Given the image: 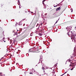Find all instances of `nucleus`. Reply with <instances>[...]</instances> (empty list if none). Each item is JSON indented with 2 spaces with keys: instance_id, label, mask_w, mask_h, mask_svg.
<instances>
[{
  "instance_id": "9d476101",
  "label": "nucleus",
  "mask_w": 76,
  "mask_h": 76,
  "mask_svg": "<svg viewBox=\"0 0 76 76\" xmlns=\"http://www.w3.org/2000/svg\"><path fill=\"white\" fill-rule=\"evenodd\" d=\"M58 5H56V6H54V7H57Z\"/></svg>"
},
{
  "instance_id": "20e7f679",
  "label": "nucleus",
  "mask_w": 76,
  "mask_h": 76,
  "mask_svg": "<svg viewBox=\"0 0 76 76\" xmlns=\"http://www.w3.org/2000/svg\"><path fill=\"white\" fill-rule=\"evenodd\" d=\"M26 14L27 15H28V14H29V12L28 11L27 12L26 11Z\"/></svg>"
},
{
  "instance_id": "f8f14e48",
  "label": "nucleus",
  "mask_w": 76,
  "mask_h": 76,
  "mask_svg": "<svg viewBox=\"0 0 76 76\" xmlns=\"http://www.w3.org/2000/svg\"><path fill=\"white\" fill-rule=\"evenodd\" d=\"M16 34H17V35H18V34H14V36H15V35H16Z\"/></svg>"
},
{
  "instance_id": "39448f33",
  "label": "nucleus",
  "mask_w": 76,
  "mask_h": 76,
  "mask_svg": "<svg viewBox=\"0 0 76 76\" xmlns=\"http://www.w3.org/2000/svg\"><path fill=\"white\" fill-rule=\"evenodd\" d=\"M5 39V38L4 37L3 38V39H2L1 40V42H3L4 41V40Z\"/></svg>"
},
{
  "instance_id": "4468645a",
  "label": "nucleus",
  "mask_w": 76,
  "mask_h": 76,
  "mask_svg": "<svg viewBox=\"0 0 76 76\" xmlns=\"http://www.w3.org/2000/svg\"><path fill=\"white\" fill-rule=\"evenodd\" d=\"M45 1V0H44L42 2H44V1Z\"/></svg>"
},
{
  "instance_id": "423d86ee",
  "label": "nucleus",
  "mask_w": 76,
  "mask_h": 76,
  "mask_svg": "<svg viewBox=\"0 0 76 76\" xmlns=\"http://www.w3.org/2000/svg\"><path fill=\"white\" fill-rule=\"evenodd\" d=\"M18 5H20V2H19V0H18Z\"/></svg>"
},
{
  "instance_id": "f257e3e1",
  "label": "nucleus",
  "mask_w": 76,
  "mask_h": 76,
  "mask_svg": "<svg viewBox=\"0 0 76 76\" xmlns=\"http://www.w3.org/2000/svg\"><path fill=\"white\" fill-rule=\"evenodd\" d=\"M4 31L0 27V38H2V35L4 34Z\"/></svg>"
},
{
  "instance_id": "f03ea898",
  "label": "nucleus",
  "mask_w": 76,
  "mask_h": 76,
  "mask_svg": "<svg viewBox=\"0 0 76 76\" xmlns=\"http://www.w3.org/2000/svg\"><path fill=\"white\" fill-rule=\"evenodd\" d=\"M29 52H34V49H31L29 50Z\"/></svg>"
},
{
  "instance_id": "c756f323",
  "label": "nucleus",
  "mask_w": 76,
  "mask_h": 76,
  "mask_svg": "<svg viewBox=\"0 0 76 76\" xmlns=\"http://www.w3.org/2000/svg\"><path fill=\"white\" fill-rule=\"evenodd\" d=\"M56 66H57V64H56Z\"/></svg>"
},
{
  "instance_id": "6ab92c4d",
  "label": "nucleus",
  "mask_w": 76,
  "mask_h": 76,
  "mask_svg": "<svg viewBox=\"0 0 76 76\" xmlns=\"http://www.w3.org/2000/svg\"><path fill=\"white\" fill-rule=\"evenodd\" d=\"M75 29H76V27H75Z\"/></svg>"
},
{
  "instance_id": "aec40b11",
  "label": "nucleus",
  "mask_w": 76,
  "mask_h": 76,
  "mask_svg": "<svg viewBox=\"0 0 76 76\" xmlns=\"http://www.w3.org/2000/svg\"><path fill=\"white\" fill-rule=\"evenodd\" d=\"M4 42H6V41H4Z\"/></svg>"
},
{
  "instance_id": "0eeeda50",
  "label": "nucleus",
  "mask_w": 76,
  "mask_h": 76,
  "mask_svg": "<svg viewBox=\"0 0 76 76\" xmlns=\"http://www.w3.org/2000/svg\"><path fill=\"white\" fill-rule=\"evenodd\" d=\"M42 70H43V71H44V67L42 66Z\"/></svg>"
},
{
  "instance_id": "412c9836",
  "label": "nucleus",
  "mask_w": 76,
  "mask_h": 76,
  "mask_svg": "<svg viewBox=\"0 0 76 76\" xmlns=\"http://www.w3.org/2000/svg\"><path fill=\"white\" fill-rule=\"evenodd\" d=\"M71 12H73V10H72L71 11Z\"/></svg>"
},
{
  "instance_id": "f3484780",
  "label": "nucleus",
  "mask_w": 76,
  "mask_h": 76,
  "mask_svg": "<svg viewBox=\"0 0 76 76\" xmlns=\"http://www.w3.org/2000/svg\"><path fill=\"white\" fill-rule=\"evenodd\" d=\"M74 22H76V19L74 20Z\"/></svg>"
},
{
  "instance_id": "5701e85b",
  "label": "nucleus",
  "mask_w": 76,
  "mask_h": 76,
  "mask_svg": "<svg viewBox=\"0 0 76 76\" xmlns=\"http://www.w3.org/2000/svg\"><path fill=\"white\" fill-rule=\"evenodd\" d=\"M1 59L0 60V61H1Z\"/></svg>"
},
{
  "instance_id": "4be33fe9",
  "label": "nucleus",
  "mask_w": 76,
  "mask_h": 76,
  "mask_svg": "<svg viewBox=\"0 0 76 76\" xmlns=\"http://www.w3.org/2000/svg\"><path fill=\"white\" fill-rule=\"evenodd\" d=\"M67 72H65V73H67Z\"/></svg>"
},
{
  "instance_id": "cd10ccee",
  "label": "nucleus",
  "mask_w": 76,
  "mask_h": 76,
  "mask_svg": "<svg viewBox=\"0 0 76 76\" xmlns=\"http://www.w3.org/2000/svg\"><path fill=\"white\" fill-rule=\"evenodd\" d=\"M18 34H19V33H18Z\"/></svg>"
},
{
  "instance_id": "ddd939ff",
  "label": "nucleus",
  "mask_w": 76,
  "mask_h": 76,
  "mask_svg": "<svg viewBox=\"0 0 76 76\" xmlns=\"http://www.w3.org/2000/svg\"><path fill=\"white\" fill-rule=\"evenodd\" d=\"M20 35L19 34V36L18 35L17 36V37H19V36H20Z\"/></svg>"
},
{
  "instance_id": "7c9ffc66",
  "label": "nucleus",
  "mask_w": 76,
  "mask_h": 76,
  "mask_svg": "<svg viewBox=\"0 0 76 76\" xmlns=\"http://www.w3.org/2000/svg\"><path fill=\"white\" fill-rule=\"evenodd\" d=\"M5 12H6V10H5Z\"/></svg>"
},
{
  "instance_id": "393cba45",
  "label": "nucleus",
  "mask_w": 76,
  "mask_h": 76,
  "mask_svg": "<svg viewBox=\"0 0 76 76\" xmlns=\"http://www.w3.org/2000/svg\"><path fill=\"white\" fill-rule=\"evenodd\" d=\"M18 52H17V53L18 54Z\"/></svg>"
},
{
  "instance_id": "bb28decb",
  "label": "nucleus",
  "mask_w": 76,
  "mask_h": 76,
  "mask_svg": "<svg viewBox=\"0 0 76 76\" xmlns=\"http://www.w3.org/2000/svg\"><path fill=\"white\" fill-rule=\"evenodd\" d=\"M72 62H71V64H72Z\"/></svg>"
},
{
  "instance_id": "1a4fd4ad",
  "label": "nucleus",
  "mask_w": 76,
  "mask_h": 76,
  "mask_svg": "<svg viewBox=\"0 0 76 76\" xmlns=\"http://www.w3.org/2000/svg\"><path fill=\"white\" fill-rule=\"evenodd\" d=\"M29 74H32V75H33V73H32V72H31V71H30V72L29 73Z\"/></svg>"
},
{
  "instance_id": "a878e982",
  "label": "nucleus",
  "mask_w": 76,
  "mask_h": 76,
  "mask_svg": "<svg viewBox=\"0 0 76 76\" xmlns=\"http://www.w3.org/2000/svg\"><path fill=\"white\" fill-rule=\"evenodd\" d=\"M71 70H72V69H71Z\"/></svg>"
},
{
  "instance_id": "a211bd4d",
  "label": "nucleus",
  "mask_w": 76,
  "mask_h": 76,
  "mask_svg": "<svg viewBox=\"0 0 76 76\" xmlns=\"http://www.w3.org/2000/svg\"><path fill=\"white\" fill-rule=\"evenodd\" d=\"M42 3H43V4H44V2H42Z\"/></svg>"
},
{
  "instance_id": "9b49d317",
  "label": "nucleus",
  "mask_w": 76,
  "mask_h": 76,
  "mask_svg": "<svg viewBox=\"0 0 76 76\" xmlns=\"http://www.w3.org/2000/svg\"><path fill=\"white\" fill-rule=\"evenodd\" d=\"M67 35H69V33H67Z\"/></svg>"
},
{
  "instance_id": "2eb2a0df",
  "label": "nucleus",
  "mask_w": 76,
  "mask_h": 76,
  "mask_svg": "<svg viewBox=\"0 0 76 76\" xmlns=\"http://www.w3.org/2000/svg\"><path fill=\"white\" fill-rule=\"evenodd\" d=\"M58 22V21L57 20L56 23H57Z\"/></svg>"
},
{
  "instance_id": "c85d7f7f",
  "label": "nucleus",
  "mask_w": 76,
  "mask_h": 76,
  "mask_svg": "<svg viewBox=\"0 0 76 76\" xmlns=\"http://www.w3.org/2000/svg\"><path fill=\"white\" fill-rule=\"evenodd\" d=\"M71 39H73V38H71Z\"/></svg>"
},
{
  "instance_id": "473e14b6",
  "label": "nucleus",
  "mask_w": 76,
  "mask_h": 76,
  "mask_svg": "<svg viewBox=\"0 0 76 76\" xmlns=\"http://www.w3.org/2000/svg\"><path fill=\"white\" fill-rule=\"evenodd\" d=\"M31 13H33V12H32Z\"/></svg>"
},
{
  "instance_id": "dca6fc26",
  "label": "nucleus",
  "mask_w": 76,
  "mask_h": 76,
  "mask_svg": "<svg viewBox=\"0 0 76 76\" xmlns=\"http://www.w3.org/2000/svg\"><path fill=\"white\" fill-rule=\"evenodd\" d=\"M68 60V61H68V62H70V60Z\"/></svg>"
},
{
  "instance_id": "2f4dec72",
  "label": "nucleus",
  "mask_w": 76,
  "mask_h": 76,
  "mask_svg": "<svg viewBox=\"0 0 76 76\" xmlns=\"http://www.w3.org/2000/svg\"><path fill=\"white\" fill-rule=\"evenodd\" d=\"M11 48H12V46H11Z\"/></svg>"
},
{
  "instance_id": "b1692460",
  "label": "nucleus",
  "mask_w": 76,
  "mask_h": 76,
  "mask_svg": "<svg viewBox=\"0 0 76 76\" xmlns=\"http://www.w3.org/2000/svg\"><path fill=\"white\" fill-rule=\"evenodd\" d=\"M69 66H71V65H70Z\"/></svg>"
},
{
  "instance_id": "6e6552de",
  "label": "nucleus",
  "mask_w": 76,
  "mask_h": 76,
  "mask_svg": "<svg viewBox=\"0 0 76 76\" xmlns=\"http://www.w3.org/2000/svg\"><path fill=\"white\" fill-rule=\"evenodd\" d=\"M38 35H39V36H42V34L40 33H39Z\"/></svg>"
},
{
  "instance_id": "7ed1b4c3",
  "label": "nucleus",
  "mask_w": 76,
  "mask_h": 76,
  "mask_svg": "<svg viewBox=\"0 0 76 76\" xmlns=\"http://www.w3.org/2000/svg\"><path fill=\"white\" fill-rule=\"evenodd\" d=\"M60 7H58V8H57L56 9V11H57L58 10H60Z\"/></svg>"
}]
</instances>
